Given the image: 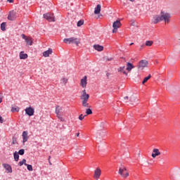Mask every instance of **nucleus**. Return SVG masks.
I'll use <instances>...</instances> for the list:
<instances>
[{"instance_id": "f257e3e1", "label": "nucleus", "mask_w": 180, "mask_h": 180, "mask_svg": "<svg viewBox=\"0 0 180 180\" xmlns=\"http://www.w3.org/2000/svg\"><path fill=\"white\" fill-rule=\"evenodd\" d=\"M80 99L82 100V106H84V108H89V103H88L89 94H86V89L82 91Z\"/></svg>"}, {"instance_id": "f03ea898", "label": "nucleus", "mask_w": 180, "mask_h": 180, "mask_svg": "<svg viewBox=\"0 0 180 180\" xmlns=\"http://www.w3.org/2000/svg\"><path fill=\"white\" fill-rule=\"evenodd\" d=\"M63 42H65V44H75L77 46H79V43H81L79 39L75 37L65 38Z\"/></svg>"}, {"instance_id": "7ed1b4c3", "label": "nucleus", "mask_w": 180, "mask_h": 180, "mask_svg": "<svg viewBox=\"0 0 180 180\" xmlns=\"http://www.w3.org/2000/svg\"><path fill=\"white\" fill-rule=\"evenodd\" d=\"M62 112H63V108L60 107L59 105H57L55 110L56 117H58V119H59L60 122H65V119H64V117H62L61 116Z\"/></svg>"}, {"instance_id": "20e7f679", "label": "nucleus", "mask_w": 180, "mask_h": 180, "mask_svg": "<svg viewBox=\"0 0 180 180\" xmlns=\"http://www.w3.org/2000/svg\"><path fill=\"white\" fill-rule=\"evenodd\" d=\"M162 21L164 20L166 25H168L171 20V14L168 13L161 12L160 13Z\"/></svg>"}, {"instance_id": "39448f33", "label": "nucleus", "mask_w": 180, "mask_h": 180, "mask_svg": "<svg viewBox=\"0 0 180 180\" xmlns=\"http://www.w3.org/2000/svg\"><path fill=\"white\" fill-rule=\"evenodd\" d=\"M126 171H127V168H126V167L124 166H122L119 169L118 174L119 175H120V176H122V178H127L129 177V172H126Z\"/></svg>"}, {"instance_id": "423d86ee", "label": "nucleus", "mask_w": 180, "mask_h": 180, "mask_svg": "<svg viewBox=\"0 0 180 180\" xmlns=\"http://www.w3.org/2000/svg\"><path fill=\"white\" fill-rule=\"evenodd\" d=\"M44 19L48 20V22H56V18H54V14L51 13H47L44 14Z\"/></svg>"}, {"instance_id": "0eeeda50", "label": "nucleus", "mask_w": 180, "mask_h": 180, "mask_svg": "<svg viewBox=\"0 0 180 180\" xmlns=\"http://www.w3.org/2000/svg\"><path fill=\"white\" fill-rule=\"evenodd\" d=\"M122 26V22H120V20H116L112 24V33H116L117 32V29H119Z\"/></svg>"}, {"instance_id": "6e6552de", "label": "nucleus", "mask_w": 180, "mask_h": 180, "mask_svg": "<svg viewBox=\"0 0 180 180\" xmlns=\"http://www.w3.org/2000/svg\"><path fill=\"white\" fill-rule=\"evenodd\" d=\"M21 37H22V39L25 40V42L27 43V44H28V46H32L33 44V39H32V37H26L25 34H22Z\"/></svg>"}, {"instance_id": "1a4fd4ad", "label": "nucleus", "mask_w": 180, "mask_h": 180, "mask_svg": "<svg viewBox=\"0 0 180 180\" xmlns=\"http://www.w3.org/2000/svg\"><path fill=\"white\" fill-rule=\"evenodd\" d=\"M147 65H148V61H147L146 60H142L139 63L138 69L141 70H144V68H146Z\"/></svg>"}, {"instance_id": "9d476101", "label": "nucleus", "mask_w": 180, "mask_h": 180, "mask_svg": "<svg viewBox=\"0 0 180 180\" xmlns=\"http://www.w3.org/2000/svg\"><path fill=\"white\" fill-rule=\"evenodd\" d=\"M152 22L155 25H157V23H160V22H162V18H161V14L154 15L153 18Z\"/></svg>"}, {"instance_id": "9b49d317", "label": "nucleus", "mask_w": 180, "mask_h": 180, "mask_svg": "<svg viewBox=\"0 0 180 180\" xmlns=\"http://www.w3.org/2000/svg\"><path fill=\"white\" fill-rule=\"evenodd\" d=\"M25 112L28 116H33L34 115V108L28 107L25 109Z\"/></svg>"}, {"instance_id": "f8f14e48", "label": "nucleus", "mask_w": 180, "mask_h": 180, "mask_svg": "<svg viewBox=\"0 0 180 180\" xmlns=\"http://www.w3.org/2000/svg\"><path fill=\"white\" fill-rule=\"evenodd\" d=\"M88 84L87 77L86 76H84L81 80H80V86L82 88H86V85Z\"/></svg>"}, {"instance_id": "ddd939ff", "label": "nucleus", "mask_w": 180, "mask_h": 180, "mask_svg": "<svg viewBox=\"0 0 180 180\" xmlns=\"http://www.w3.org/2000/svg\"><path fill=\"white\" fill-rule=\"evenodd\" d=\"M101 169L99 168L96 169V170L94 171V179H99V178H101Z\"/></svg>"}, {"instance_id": "4468645a", "label": "nucleus", "mask_w": 180, "mask_h": 180, "mask_svg": "<svg viewBox=\"0 0 180 180\" xmlns=\"http://www.w3.org/2000/svg\"><path fill=\"white\" fill-rule=\"evenodd\" d=\"M8 20H15L16 19V13L15 11H11L8 16Z\"/></svg>"}, {"instance_id": "2eb2a0df", "label": "nucleus", "mask_w": 180, "mask_h": 180, "mask_svg": "<svg viewBox=\"0 0 180 180\" xmlns=\"http://www.w3.org/2000/svg\"><path fill=\"white\" fill-rule=\"evenodd\" d=\"M124 101L125 102H129L128 101H129V102H131V103H133V102L136 101V97L134 96H131L130 97L129 96H125L124 97Z\"/></svg>"}, {"instance_id": "dca6fc26", "label": "nucleus", "mask_w": 180, "mask_h": 180, "mask_svg": "<svg viewBox=\"0 0 180 180\" xmlns=\"http://www.w3.org/2000/svg\"><path fill=\"white\" fill-rule=\"evenodd\" d=\"M158 155H161V152H160V150L158 148H154L152 153L153 158H155L156 157H158Z\"/></svg>"}, {"instance_id": "f3484780", "label": "nucleus", "mask_w": 180, "mask_h": 180, "mask_svg": "<svg viewBox=\"0 0 180 180\" xmlns=\"http://www.w3.org/2000/svg\"><path fill=\"white\" fill-rule=\"evenodd\" d=\"M28 132L27 131H24L22 132V143H26L27 140H29V135Z\"/></svg>"}, {"instance_id": "a211bd4d", "label": "nucleus", "mask_w": 180, "mask_h": 180, "mask_svg": "<svg viewBox=\"0 0 180 180\" xmlns=\"http://www.w3.org/2000/svg\"><path fill=\"white\" fill-rule=\"evenodd\" d=\"M2 165H3L4 168H5V169H6L8 174H9V173L12 174V167L10 165L4 163Z\"/></svg>"}, {"instance_id": "6ab92c4d", "label": "nucleus", "mask_w": 180, "mask_h": 180, "mask_svg": "<svg viewBox=\"0 0 180 180\" xmlns=\"http://www.w3.org/2000/svg\"><path fill=\"white\" fill-rule=\"evenodd\" d=\"M51 54H53V49L50 48L47 51L43 52L44 57H49Z\"/></svg>"}, {"instance_id": "aec40b11", "label": "nucleus", "mask_w": 180, "mask_h": 180, "mask_svg": "<svg viewBox=\"0 0 180 180\" xmlns=\"http://www.w3.org/2000/svg\"><path fill=\"white\" fill-rule=\"evenodd\" d=\"M94 49L97 51H103V46L99 44H95L93 46Z\"/></svg>"}, {"instance_id": "412c9836", "label": "nucleus", "mask_w": 180, "mask_h": 180, "mask_svg": "<svg viewBox=\"0 0 180 180\" xmlns=\"http://www.w3.org/2000/svg\"><path fill=\"white\" fill-rule=\"evenodd\" d=\"M101 4H98L96 6V7H95V8H94V14L95 15H99V13H101Z\"/></svg>"}, {"instance_id": "4be33fe9", "label": "nucleus", "mask_w": 180, "mask_h": 180, "mask_svg": "<svg viewBox=\"0 0 180 180\" xmlns=\"http://www.w3.org/2000/svg\"><path fill=\"white\" fill-rule=\"evenodd\" d=\"M26 58H27V54L25 53L24 51H21L20 53V60H26Z\"/></svg>"}, {"instance_id": "5701e85b", "label": "nucleus", "mask_w": 180, "mask_h": 180, "mask_svg": "<svg viewBox=\"0 0 180 180\" xmlns=\"http://www.w3.org/2000/svg\"><path fill=\"white\" fill-rule=\"evenodd\" d=\"M133 68H134V66L133 65V64L130 63H127V70H128L129 72H130V71H131Z\"/></svg>"}, {"instance_id": "b1692460", "label": "nucleus", "mask_w": 180, "mask_h": 180, "mask_svg": "<svg viewBox=\"0 0 180 180\" xmlns=\"http://www.w3.org/2000/svg\"><path fill=\"white\" fill-rule=\"evenodd\" d=\"M68 82V79H67L65 77H63L60 79V84H62L63 85H67Z\"/></svg>"}, {"instance_id": "393cba45", "label": "nucleus", "mask_w": 180, "mask_h": 180, "mask_svg": "<svg viewBox=\"0 0 180 180\" xmlns=\"http://www.w3.org/2000/svg\"><path fill=\"white\" fill-rule=\"evenodd\" d=\"M13 157H14L15 161H16V162L19 161V153L18 152L15 151L13 153Z\"/></svg>"}, {"instance_id": "a878e982", "label": "nucleus", "mask_w": 180, "mask_h": 180, "mask_svg": "<svg viewBox=\"0 0 180 180\" xmlns=\"http://www.w3.org/2000/svg\"><path fill=\"white\" fill-rule=\"evenodd\" d=\"M6 22H2L1 24V30L3 31V32H5V30H6Z\"/></svg>"}, {"instance_id": "bb28decb", "label": "nucleus", "mask_w": 180, "mask_h": 180, "mask_svg": "<svg viewBox=\"0 0 180 180\" xmlns=\"http://www.w3.org/2000/svg\"><path fill=\"white\" fill-rule=\"evenodd\" d=\"M150 78H151V75H149L148 77H145L143 79V81L142 82L143 85H144L145 83L147 82V81H148V79H150Z\"/></svg>"}, {"instance_id": "cd10ccee", "label": "nucleus", "mask_w": 180, "mask_h": 180, "mask_svg": "<svg viewBox=\"0 0 180 180\" xmlns=\"http://www.w3.org/2000/svg\"><path fill=\"white\" fill-rule=\"evenodd\" d=\"M27 165V164L26 163V160L25 159H23L22 161L18 162V165H20V167H22V165Z\"/></svg>"}, {"instance_id": "c85d7f7f", "label": "nucleus", "mask_w": 180, "mask_h": 180, "mask_svg": "<svg viewBox=\"0 0 180 180\" xmlns=\"http://www.w3.org/2000/svg\"><path fill=\"white\" fill-rule=\"evenodd\" d=\"M153 41H146L145 44L148 47H150V46H153Z\"/></svg>"}, {"instance_id": "c756f323", "label": "nucleus", "mask_w": 180, "mask_h": 180, "mask_svg": "<svg viewBox=\"0 0 180 180\" xmlns=\"http://www.w3.org/2000/svg\"><path fill=\"white\" fill-rule=\"evenodd\" d=\"M82 25H84V20H81L78 21L77 23V26L78 27L82 26Z\"/></svg>"}, {"instance_id": "7c9ffc66", "label": "nucleus", "mask_w": 180, "mask_h": 180, "mask_svg": "<svg viewBox=\"0 0 180 180\" xmlns=\"http://www.w3.org/2000/svg\"><path fill=\"white\" fill-rule=\"evenodd\" d=\"M25 167H27L28 171H33V166H32L31 165H25Z\"/></svg>"}, {"instance_id": "2f4dec72", "label": "nucleus", "mask_w": 180, "mask_h": 180, "mask_svg": "<svg viewBox=\"0 0 180 180\" xmlns=\"http://www.w3.org/2000/svg\"><path fill=\"white\" fill-rule=\"evenodd\" d=\"M12 112H18L19 111V107H13L11 108Z\"/></svg>"}, {"instance_id": "473e14b6", "label": "nucleus", "mask_w": 180, "mask_h": 180, "mask_svg": "<svg viewBox=\"0 0 180 180\" xmlns=\"http://www.w3.org/2000/svg\"><path fill=\"white\" fill-rule=\"evenodd\" d=\"M124 66L120 67V68H118L117 71L118 72H123V71H124Z\"/></svg>"}, {"instance_id": "72a5a7b5", "label": "nucleus", "mask_w": 180, "mask_h": 180, "mask_svg": "<svg viewBox=\"0 0 180 180\" xmlns=\"http://www.w3.org/2000/svg\"><path fill=\"white\" fill-rule=\"evenodd\" d=\"M86 115H92V110L91 108L86 109Z\"/></svg>"}, {"instance_id": "f704fd0d", "label": "nucleus", "mask_w": 180, "mask_h": 180, "mask_svg": "<svg viewBox=\"0 0 180 180\" xmlns=\"http://www.w3.org/2000/svg\"><path fill=\"white\" fill-rule=\"evenodd\" d=\"M20 155H23V154H25V149H20L18 153Z\"/></svg>"}, {"instance_id": "c9c22d12", "label": "nucleus", "mask_w": 180, "mask_h": 180, "mask_svg": "<svg viewBox=\"0 0 180 180\" xmlns=\"http://www.w3.org/2000/svg\"><path fill=\"white\" fill-rule=\"evenodd\" d=\"M84 117H85V115H80L79 116V120H84Z\"/></svg>"}, {"instance_id": "e433bc0d", "label": "nucleus", "mask_w": 180, "mask_h": 180, "mask_svg": "<svg viewBox=\"0 0 180 180\" xmlns=\"http://www.w3.org/2000/svg\"><path fill=\"white\" fill-rule=\"evenodd\" d=\"M103 126H105V123H103V122H101L100 124H98V127H100V129H102V127H103Z\"/></svg>"}, {"instance_id": "4c0bfd02", "label": "nucleus", "mask_w": 180, "mask_h": 180, "mask_svg": "<svg viewBox=\"0 0 180 180\" xmlns=\"http://www.w3.org/2000/svg\"><path fill=\"white\" fill-rule=\"evenodd\" d=\"M0 123H4V118H2L0 115Z\"/></svg>"}, {"instance_id": "58836bf2", "label": "nucleus", "mask_w": 180, "mask_h": 180, "mask_svg": "<svg viewBox=\"0 0 180 180\" xmlns=\"http://www.w3.org/2000/svg\"><path fill=\"white\" fill-rule=\"evenodd\" d=\"M122 73L124 74V75H127V72H126L124 70L122 71Z\"/></svg>"}, {"instance_id": "ea45409f", "label": "nucleus", "mask_w": 180, "mask_h": 180, "mask_svg": "<svg viewBox=\"0 0 180 180\" xmlns=\"http://www.w3.org/2000/svg\"><path fill=\"white\" fill-rule=\"evenodd\" d=\"M8 1V2H9L10 4H13V0H7Z\"/></svg>"}, {"instance_id": "a19ab883", "label": "nucleus", "mask_w": 180, "mask_h": 180, "mask_svg": "<svg viewBox=\"0 0 180 180\" xmlns=\"http://www.w3.org/2000/svg\"><path fill=\"white\" fill-rule=\"evenodd\" d=\"M76 136H77V137H79V133H77V134H76Z\"/></svg>"}, {"instance_id": "79ce46f5", "label": "nucleus", "mask_w": 180, "mask_h": 180, "mask_svg": "<svg viewBox=\"0 0 180 180\" xmlns=\"http://www.w3.org/2000/svg\"><path fill=\"white\" fill-rule=\"evenodd\" d=\"M2 102V98L0 97V103Z\"/></svg>"}, {"instance_id": "37998d69", "label": "nucleus", "mask_w": 180, "mask_h": 180, "mask_svg": "<svg viewBox=\"0 0 180 180\" xmlns=\"http://www.w3.org/2000/svg\"><path fill=\"white\" fill-rule=\"evenodd\" d=\"M51 156H49V159H48L49 161H50V159H51Z\"/></svg>"}, {"instance_id": "c03bdc74", "label": "nucleus", "mask_w": 180, "mask_h": 180, "mask_svg": "<svg viewBox=\"0 0 180 180\" xmlns=\"http://www.w3.org/2000/svg\"><path fill=\"white\" fill-rule=\"evenodd\" d=\"M49 163L50 165H52L51 162H50V160L49 161Z\"/></svg>"}, {"instance_id": "a18cd8bd", "label": "nucleus", "mask_w": 180, "mask_h": 180, "mask_svg": "<svg viewBox=\"0 0 180 180\" xmlns=\"http://www.w3.org/2000/svg\"><path fill=\"white\" fill-rule=\"evenodd\" d=\"M131 2H134V0H129Z\"/></svg>"}, {"instance_id": "49530a36", "label": "nucleus", "mask_w": 180, "mask_h": 180, "mask_svg": "<svg viewBox=\"0 0 180 180\" xmlns=\"http://www.w3.org/2000/svg\"><path fill=\"white\" fill-rule=\"evenodd\" d=\"M133 44H134L133 43H131V44H130V46H133Z\"/></svg>"}]
</instances>
